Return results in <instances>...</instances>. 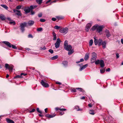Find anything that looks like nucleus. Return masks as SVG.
<instances>
[{"label":"nucleus","mask_w":123,"mask_h":123,"mask_svg":"<svg viewBox=\"0 0 123 123\" xmlns=\"http://www.w3.org/2000/svg\"><path fill=\"white\" fill-rule=\"evenodd\" d=\"M88 106L90 107H91L92 106V105L91 104H90L88 105Z\"/></svg>","instance_id":"bf43d9fd"},{"label":"nucleus","mask_w":123,"mask_h":123,"mask_svg":"<svg viewBox=\"0 0 123 123\" xmlns=\"http://www.w3.org/2000/svg\"><path fill=\"white\" fill-rule=\"evenodd\" d=\"M3 42L10 48H11L12 47V48L13 49H17V47L11 44V43L8 42L3 41Z\"/></svg>","instance_id":"20e7f679"},{"label":"nucleus","mask_w":123,"mask_h":123,"mask_svg":"<svg viewBox=\"0 0 123 123\" xmlns=\"http://www.w3.org/2000/svg\"><path fill=\"white\" fill-rule=\"evenodd\" d=\"M110 70V69L109 68H108L106 69V71H109Z\"/></svg>","instance_id":"680f3d73"},{"label":"nucleus","mask_w":123,"mask_h":123,"mask_svg":"<svg viewBox=\"0 0 123 123\" xmlns=\"http://www.w3.org/2000/svg\"><path fill=\"white\" fill-rule=\"evenodd\" d=\"M35 111V109H33L32 110L30 111V112H34Z\"/></svg>","instance_id":"4d7b16f0"},{"label":"nucleus","mask_w":123,"mask_h":123,"mask_svg":"<svg viewBox=\"0 0 123 123\" xmlns=\"http://www.w3.org/2000/svg\"><path fill=\"white\" fill-rule=\"evenodd\" d=\"M31 14L32 15H34L35 13L32 10L31 11Z\"/></svg>","instance_id":"3c124183"},{"label":"nucleus","mask_w":123,"mask_h":123,"mask_svg":"<svg viewBox=\"0 0 123 123\" xmlns=\"http://www.w3.org/2000/svg\"><path fill=\"white\" fill-rule=\"evenodd\" d=\"M0 18L2 20H4L6 19V18L3 15H0Z\"/></svg>","instance_id":"bb28decb"},{"label":"nucleus","mask_w":123,"mask_h":123,"mask_svg":"<svg viewBox=\"0 0 123 123\" xmlns=\"http://www.w3.org/2000/svg\"><path fill=\"white\" fill-rule=\"evenodd\" d=\"M52 34L53 36V40H55L56 39V34H55V32H53Z\"/></svg>","instance_id":"a878e982"},{"label":"nucleus","mask_w":123,"mask_h":123,"mask_svg":"<svg viewBox=\"0 0 123 123\" xmlns=\"http://www.w3.org/2000/svg\"><path fill=\"white\" fill-rule=\"evenodd\" d=\"M27 23L26 22H24L20 24V29L22 32H23L25 31L24 28L27 26Z\"/></svg>","instance_id":"423d86ee"},{"label":"nucleus","mask_w":123,"mask_h":123,"mask_svg":"<svg viewBox=\"0 0 123 123\" xmlns=\"http://www.w3.org/2000/svg\"><path fill=\"white\" fill-rule=\"evenodd\" d=\"M55 116V115H50V114H47L45 116L46 117L48 118H52Z\"/></svg>","instance_id":"412c9836"},{"label":"nucleus","mask_w":123,"mask_h":123,"mask_svg":"<svg viewBox=\"0 0 123 123\" xmlns=\"http://www.w3.org/2000/svg\"><path fill=\"white\" fill-rule=\"evenodd\" d=\"M68 45V41L67 40L65 41L64 43V47L66 46H67V45Z\"/></svg>","instance_id":"f704fd0d"},{"label":"nucleus","mask_w":123,"mask_h":123,"mask_svg":"<svg viewBox=\"0 0 123 123\" xmlns=\"http://www.w3.org/2000/svg\"><path fill=\"white\" fill-rule=\"evenodd\" d=\"M84 61V60L83 58H81L80 59V62H82L83 61Z\"/></svg>","instance_id":"338daca9"},{"label":"nucleus","mask_w":123,"mask_h":123,"mask_svg":"<svg viewBox=\"0 0 123 123\" xmlns=\"http://www.w3.org/2000/svg\"><path fill=\"white\" fill-rule=\"evenodd\" d=\"M6 121L7 123H14L13 121L8 118L6 119Z\"/></svg>","instance_id":"dca6fc26"},{"label":"nucleus","mask_w":123,"mask_h":123,"mask_svg":"<svg viewBox=\"0 0 123 123\" xmlns=\"http://www.w3.org/2000/svg\"><path fill=\"white\" fill-rule=\"evenodd\" d=\"M24 11L26 12V13H29L31 11L29 7L25 8L24 9Z\"/></svg>","instance_id":"5701e85b"},{"label":"nucleus","mask_w":123,"mask_h":123,"mask_svg":"<svg viewBox=\"0 0 123 123\" xmlns=\"http://www.w3.org/2000/svg\"><path fill=\"white\" fill-rule=\"evenodd\" d=\"M76 89H71V92H76Z\"/></svg>","instance_id":"49530a36"},{"label":"nucleus","mask_w":123,"mask_h":123,"mask_svg":"<svg viewBox=\"0 0 123 123\" xmlns=\"http://www.w3.org/2000/svg\"><path fill=\"white\" fill-rule=\"evenodd\" d=\"M105 34L108 38L111 36V34L108 30H106L105 31Z\"/></svg>","instance_id":"4468645a"},{"label":"nucleus","mask_w":123,"mask_h":123,"mask_svg":"<svg viewBox=\"0 0 123 123\" xmlns=\"http://www.w3.org/2000/svg\"><path fill=\"white\" fill-rule=\"evenodd\" d=\"M100 66L101 67H103L105 66L104 62L103 60H101L100 62Z\"/></svg>","instance_id":"aec40b11"},{"label":"nucleus","mask_w":123,"mask_h":123,"mask_svg":"<svg viewBox=\"0 0 123 123\" xmlns=\"http://www.w3.org/2000/svg\"><path fill=\"white\" fill-rule=\"evenodd\" d=\"M37 111L39 113H42V111H40L39 109L38 108H37Z\"/></svg>","instance_id":"de8ad7c7"},{"label":"nucleus","mask_w":123,"mask_h":123,"mask_svg":"<svg viewBox=\"0 0 123 123\" xmlns=\"http://www.w3.org/2000/svg\"><path fill=\"white\" fill-rule=\"evenodd\" d=\"M89 53H87L86 54L84 57V59L85 61H86L88 59L89 57Z\"/></svg>","instance_id":"f3484780"},{"label":"nucleus","mask_w":123,"mask_h":123,"mask_svg":"<svg viewBox=\"0 0 123 123\" xmlns=\"http://www.w3.org/2000/svg\"><path fill=\"white\" fill-rule=\"evenodd\" d=\"M75 108H76V109H78L77 110V111H82V109H80L79 108V107L78 106H76L75 107Z\"/></svg>","instance_id":"4c0bfd02"},{"label":"nucleus","mask_w":123,"mask_h":123,"mask_svg":"<svg viewBox=\"0 0 123 123\" xmlns=\"http://www.w3.org/2000/svg\"><path fill=\"white\" fill-rule=\"evenodd\" d=\"M121 43L123 44V39H122L121 40Z\"/></svg>","instance_id":"774afa93"},{"label":"nucleus","mask_w":123,"mask_h":123,"mask_svg":"<svg viewBox=\"0 0 123 123\" xmlns=\"http://www.w3.org/2000/svg\"><path fill=\"white\" fill-rule=\"evenodd\" d=\"M34 23V22L33 20H30L28 23V24L29 26H31L33 25Z\"/></svg>","instance_id":"a211bd4d"},{"label":"nucleus","mask_w":123,"mask_h":123,"mask_svg":"<svg viewBox=\"0 0 123 123\" xmlns=\"http://www.w3.org/2000/svg\"><path fill=\"white\" fill-rule=\"evenodd\" d=\"M27 75V74H24L23 73H21V76H22V75H23L24 76H25V75Z\"/></svg>","instance_id":"6e6d98bb"},{"label":"nucleus","mask_w":123,"mask_h":123,"mask_svg":"<svg viewBox=\"0 0 123 123\" xmlns=\"http://www.w3.org/2000/svg\"><path fill=\"white\" fill-rule=\"evenodd\" d=\"M60 27L58 26H54V28L55 29L58 30L60 28Z\"/></svg>","instance_id":"58836bf2"},{"label":"nucleus","mask_w":123,"mask_h":123,"mask_svg":"<svg viewBox=\"0 0 123 123\" xmlns=\"http://www.w3.org/2000/svg\"><path fill=\"white\" fill-rule=\"evenodd\" d=\"M98 25H96L93 26L91 29V30L93 31L95 30L96 29L97 30Z\"/></svg>","instance_id":"6ab92c4d"},{"label":"nucleus","mask_w":123,"mask_h":123,"mask_svg":"<svg viewBox=\"0 0 123 123\" xmlns=\"http://www.w3.org/2000/svg\"><path fill=\"white\" fill-rule=\"evenodd\" d=\"M5 67L6 69H7L9 70L10 72H12L13 66L12 65H9L8 64L6 63L5 64Z\"/></svg>","instance_id":"f03ea898"},{"label":"nucleus","mask_w":123,"mask_h":123,"mask_svg":"<svg viewBox=\"0 0 123 123\" xmlns=\"http://www.w3.org/2000/svg\"><path fill=\"white\" fill-rule=\"evenodd\" d=\"M105 70L104 69H100V72L101 74H103L105 72Z\"/></svg>","instance_id":"a19ab883"},{"label":"nucleus","mask_w":123,"mask_h":123,"mask_svg":"<svg viewBox=\"0 0 123 123\" xmlns=\"http://www.w3.org/2000/svg\"><path fill=\"white\" fill-rule=\"evenodd\" d=\"M68 54L69 55H70L72 54L74 52V51L73 49H72L69 50H68Z\"/></svg>","instance_id":"b1692460"},{"label":"nucleus","mask_w":123,"mask_h":123,"mask_svg":"<svg viewBox=\"0 0 123 123\" xmlns=\"http://www.w3.org/2000/svg\"><path fill=\"white\" fill-rule=\"evenodd\" d=\"M40 21L41 22H44L45 21V19L43 18H41L40 20Z\"/></svg>","instance_id":"c03bdc74"},{"label":"nucleus","mask_w":123,"mask_h":123,"mask_svg":"<svg viewBox=\"0 0 123 123\" xmlns=\"http://www.w3.org/2000/svg\"><path fill=\"white\" fill-rule=\"evenodd\" d=\"M49 51L51 54H52L53 53V50L52 49H49Z\"/></svg>","instance_id":"8fccbe9b"},{"label":"nucleus","mask_w":123,"mask_h":123,"mask_svg":"<svg viewBox=\"0 0 123 123\" xmlns=\"http://www.w3.org/2000/svg\"><path fill=\"white\" fill-rule=\"evenodd\" d=\"M57 18V19L59 20L60 19H62L63 18V17L62 16H57L56 17Z\"/></svg>","instance_id":"c9c22d12"},{"label":"nucleus","mask_w":123,"mask_h":123,"mask_svg":"<svg viewBox=\"0 0 123 123\" xmlns=\"http://www.w3.org/2000/svg\"><path fill=\"white\" fill-rule=\"evenodd\" d=\"M94 43L95 45H96L98 44L99 46L101 45V43L102 41V39H99L98 40L97 37L95 36L94 37Z\"/></svg>","instance_id":"f257e3e1"},{"label":"nucleus","mask_w":123,"mask_h":123,"mask_svg":"<svg viewBox=\"0 0 123 123\" xmlns=\"http://www.w3.org/2000/svg\"><path fill=\"white\" fill-rule=\"evenodd\" d=\"M37 7V6L35 5V6H31L29 7L30 11L32 10V9H34L35 8H36Z\"/></svg>","instance_id":"393cba45"},{"label":"nucleus","mask_w":123,"mask_h":123,"mask_svg":"<svg viewBox=\"0 0 123 123\" xmlns=\"http://www.w3.org/2000/svg\"><path fill=\"white\" fill-rule=\"evenodd\" d=\"M81 99H84L85 98V96H83L80 98Z\"/></svg>","instance_id":"052dcab7"},{"label":"nucleus","mask_w":123,"mask_h":123,"mask_svg":"<svg viewBox=\"0 0 123 123\" xmlns=\"http://www.w3.org/2000/svg\"><path fill=\"white\" fill-rule=\"evenodd\" d=\"M13 11L15 13L16 15L18 16H20L21 15L20 11L14 9Z\"/></svg>","instance_id":"9b49d317"},{"label":"nucleus","mask_w":123,"mask_h":123,"mask_svg":"<svg viewBox=\"0 0 123 123\" xmlns=\"http://www.w3.org/2000/svg\"><path fill=\"white\" fill-rule=\"evenodd\" d=\"M88 66L87 64H86L84 65H83L82 67H80V71H81L82 70H83L86 68Z\"/></svg>","instance_id":"2eb2a0df"},{"label":"nucleus","mask_w":123,"mask_h":123,"mask_svg":"<svg viewBox=\"0 0 123 123\" xmlns=\"http://www.w3.org/2000/svg\"><path fill=\"white\" fill-rule=\"evenodd\" d=\"M95 63L97 65L99 64H100V60H98L96 61H95Z\"/></svg>","instance_id":"473e14b6"},{"label":"nucleus","mask_w":123,"mask_h":123,"mask_svg":"<svg viewBox=\"0 0 123 123\" xmlns=\"http://www.w3.org/2000/svg\"><path fill=\"white\" fill-rule=\"evenodd\" d=\"M89 113L92 115H93L95 114L94 111L93 110H90L89 112Z\"/></svg>","instance_id":"e433bc0d"},{"label":"nucleus","mask_w":123,"mask_h":123,"mask_svg":"<svg viewBox=\"0 0 123 123\" xmlns=\"http://www.w3.org/2000/svg\"><path fill=\"white\" fill-rule=\"evenodd\" d=\"M46 49V48L45 46H44L43 48L41 47L40 48V49L41 50H45Z\"/></svg>","instance_id":"09e8293b"},{"label":"nucleus","mask_w":123,"mask_h":123,"mask_svg":"<svg viewBox=\"0 0 123 123\" xmlns=\"http://www.w3.org/2000/svg\"><path fill=\"white\" fill-rule=\"evenodd\" d=\"M38 16L39 18L41 17L42 16V13L40 12L38 14Z\"/></svg>","instance_id":"ea45409f"},{"label":"nucleus","mask_w":123,"mask_h":123,"mask_svg":"<svg viewBox=\"0 0 123 123\" xmlns=\"http://www.w3.org/2000/svg\"><path fill=\"white\" fill-rule=\"evenodd\" d=\"M52 20L53 21H55L56 20V19L55 18H52Z\"/></svg>","instance_id":"864d4df0"},{"label":"nucleus","mask_w":123,"mask_h":123,"mask_svg":"<svg viewBox=\"0 0 123 123\" xmlns=\"http://www.w3.org/2000/svg\"><path fill=\"white\" fill-rule=\"evenodd\" d=\"M58 57V55H56L52 57L51 59L52 60H55Z\"/></svg>","instance_id":"c85d7f7f"},{"label":"nucleus","mask_w":123,"mask_h":123,"mask_svg":"<svg viewBox=\"0 0 123 123\" xmlns=\"http://www.w3.org/2000/svg\"><path fill=\"white\" fill-rule=\"evenodd\" d=\"M21 6L20 5H19L18 6H17L16 7V9H21Z\"/></svg>","instance_id":"79ce46f5"},{"label":"nucleus","mask_w":123,"mask_h":123,"mask_svg":"<svg viewBox=\"0 0 123 123\" xmlns=\"http://www.w3.org/2000/svg\"><path fill=\"white\" fill-rule=\"evenodd\" d=\"M97 58V54L95 52L92 53V57L91 59V63H93L96 61Z\"/></svg>","instance_id":"7ed1b4c3"},{"label":"nucleus","mask_w":123,"mask_h":123,"mask_svg":"<svg viewBox=\"0 0 123 123\" xmlns=\"http://www.w3.org/2000/svg\"><path fill=\"white\" fill-rule=\"evenodd\" d=\"M76 89L78 90L79 91H80V92H82V89L81 88H76Z\"/></svg>","instance_id":"a18cd8bd"},{"label":"nucleus","mask_w":123,"mask_h":123,"mask_svg":"<svg viewBox=\"0 0 123 123\" xmlns=\"http://www.w3.org/2000/svg\"><path fill=\"white\" fill-rule=\"evenodd\" d=\"M43 29L42 27H40L37 29V31H41L43 30Z\"/></svg>","instance_id":"72a5a7b5"},{"label":"nucleus","mask_w":123,"mask_h":123,"mask_svg":"<svg viewBox=\"0 0 123 123\" xmlns=\"http://www.w3.org/2000/svg\"><path fill=\"white\" fill-rule=\"evenodd\" d=\"M9 23L10 24H12L13 25H15V22L14 21H13L10 22Z\"/></svg>","instance_id":"37998d69"},{"label":"nucleus","mask_w":123,"mask_h":123,"mask_svg":"<svg viewBox=\"0 0 123 123\" xmlns=\"http://www.w3.org/2000/svg\"><path fill=\"white\" fill-rule=\"evenodd\" d=\"M106 43L105 41H103L102 40L101 43V45H102V47L103 49H105V48H106Z\"/></svg>","instance_id":"ddd939ff"},{"label":"nucleus","mask_w":123,"mask_h":123,"mask_svg":"<svg viewBox=\"0 0 123 123\" xmlns=\"http://www.w3.org/2000/svg\"><path fill=\"white\" fill-rule=\"evenodd\" d=\"M28 37L29 38H32L33 37L31 34H30L28 36Z\"/></svg>","instance_id":"5fc2aeb1"},{"label":"nucleus","mask_w":123,"mask_h":123,"mask_svg":"<svg viewBox=\"0 0 123 123\" xmlns=\"http://www.w3.org/2000/svg\"><path fill=\"white\" fill-rule=\"evenodd\" d=\"M59 108L58 107H56L55 108V109L56 111H58L59 110Z\"/></svg>","instance_id":"0e129e2a"},{"label":"nucleus","mask_w":123,"mask_h":123,"mask_svg":"<svg viewBox=\"0 0 123 123\" xmlns=\"http://www.w3.org/2000/svg\"><path fill=\"white\" fill-rule=\"evenodd\" d=\"M104 27L103 25L98 26V25L97 28V31L98 32L100 33L101 32L103 29Z\"/></svg>","instance_id":"1a4fd4ad"},{"label":"nucleus","mask_w":123,"mask_h":123,"mask_svg":"<svg viewBox=\"0 0 123 123\" xmlns=\"http://www.w3.org/2000/svg\"><path fill=\"white\" fill-rule=\"evenodd\" d=\"M64 48L66 50L68 51L71 49H72V47L70 45H67V46L64 47Z\"/></svg>","instance_id":"f8f14e48"},{"label":"nucleus","mask_w":123,"mask_h":123,"mask_svg":"<svg viewBox=\"0 0 123 123\" xmlns=\"http://www.w3.org/2000/svg\"><path fill=\"white\" fill-rule=\"evenodd\" d=\"M56 84H59V85H61L62 84L60 82H56Z\"/></svg>","instance_id":"e2e57ef3"},{"label":"nucleus","mask_w":123,"mask_h":123,"mask_svg":"<svg viewBox=\"0 0 123 123\" xmlns=\"http://www.w3.org/2000/svg\"><path fill=\"white\" fill-rule=\"evenodd\" d=\"M1 6L6 10L8 9V7L5 5H1Z\"/></svg>","instance_id":"2f4dec72"},{"label":"nucleus","mask_w":123,"mask_h":123,"mask_svg":"<svg viewBox=\"0 0 123 123\" xmlns=\"http://www.w3.org/2000/svg\"><path fill=\"white\" fill-rule=\"evenodd\" d=\"M41 83L42 86L45 87H48L49 86V85L48 83L45 82L43 80H42Z\"/></svg>","instance_id":"9d476101"},{"label":"nucleus","mask_w":123,"mask_h":123,"mask_svg":"<svg viewBox=\"0 0 123 123\" xmlns=\"http://www.w3.org/2000/svg\"><path fill=\"white\" fill-rule=\"evenodd\" d=\"M93 43V41L92 39H91L90 40L89 42V46H91L92 44Z\"/></svg>","instance_id":"c756f323"},{"label":"nucleus","mask_w":123,"mask_h":123,"mask_svg":"<svg viewBox=\"0 0 123 123\" xmlns=\"http://www.w3.org/2000/svg\"><path fill=\"white\" fill-rule=\"evenodd\" d=\"M92 22L88 23L86 24L85 28V30L87 32H88L90 28L92 26Z\"/></svg>","instance_id":"0eeeda50"},{"label":"nucleus","mask_w":123,"mask_h":123,"mask_svg":"<svg viewBox=\"0 0 123 123\" xmlns=\"http://www.w3.org/2000/svg\"><path fill=\"white\" fill-rule=\"evenodd\" d=\"M43 0H36V2L39 4H41Z\"/></svg>","instance_id":"cd10ccee"},{"label":"nucleus","mask_w":123,"mask_h":123,"mask_svg":"<svg viewBox=\"0 0 123 123\" xmlns=\"http://www.w3.org/2000/svg\"><path fill=\"white\" fill-rule=\"evenodd\" d=\"M23 77L22 76H21V74L20 75H16L15 77H14V78H22Z\"/></svg>","instance_id":"7c9ffc66"},{"label":"nucleus","mask_w":123,"mask_h":123,"mask_svg":"<svg viewBox=\"0 0 123 123\" xmlns=\"http://www.w3.org/2000/svg\"><path fill=\"white\" fill-rule=\"evenodd\" d=\"M68 62L67 61H63L62 62V64L65 67H67L68 66Z\"/></svg>","instance_id":"4be33fe9"},{"label":"nucleus","mask_w":123,"mask_h":123,"mask_svg":"<svg viewBox=\"0 0 123 123\" xmlns=\"http://www.w3.org/2000/svg\"><path fill=\"white\" fill-rule=\"evenodd\" d=\"M59 110L61 111H65L66 110V109H62V108H60L59 109Z\"/></svg>","instance_id":"603ef678"},{"label":"nucleus","mask_w":123,"mask_h":123,"mask_svg":"<svg viewBox=\"0 0 123 123\" xmlns=\"http://www.w3.org/2000/svg\"><path fill=\"white\" fill-rule=\"evenodd\" d=\"M68 29L67 27L63 28L60 29L59 31L61 33H63V34L65 35L68 33Z\"/></svg>","instance_id":"39448f33"},{"label":"nucleus","mask_w":123,"mask_h":123,"mask_svg":"<svg viewBox=\"0 0 123 123\" xmlns=\"http://www.w3.org/2000/svg\"><path fill=\"white\" fill-rule=\"evenodd\" d=\"M61 42V40L59 38L57 39L56 42L55 43V47L56 48H58L59 47Z\"/></svg>","instance_id":"6e6552de"},{"label":"nucleus","mask_w":123,"mask_h":123,"mask_svg":"<svg viewBox=\"0 0 123 123\" xmlns=\"http://www.w3.org/2000/svg\"><path fill=\"white\" fill-rule=\"evenodd\" d=\"M51 0H49L46 2V3L48 4V3L50 2L51 1Z\"/></svg>","instance_id":"69168bd1"},{"label":"nucleus","mask_w":123,"mask_h":123,"mask_svg":"<svg viewBox=\"0 0 123 123\" xmlns=\"http://www.w3.org/2000/svg\"><path fill=\"white\" fill-rule=\"evenodd\" d=\"M116 56L117 58H119V54L118 53H117L116 54Z\"/></svg>","instance_id":"13d9d810"}]
</instances>
